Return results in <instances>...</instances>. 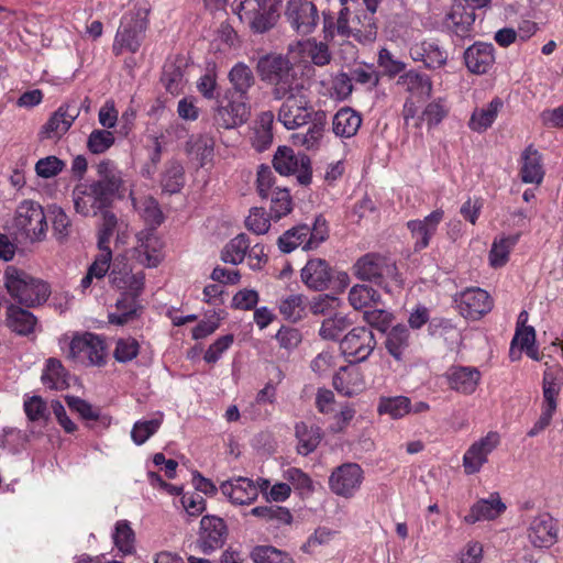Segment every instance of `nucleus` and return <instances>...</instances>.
I'll list each match as a JSON object with an SVG mask.
<instances>
[{
	"instance_id": "4be33fe9",
	"label": "nucleus",
	"mask_w": 563,
	"mask_h": 563,
	"mask_svg": "<svg viewBox=\"0 0 563 563\" xmlns=\"http://www.w3.org/2000/svg\"><path fill=\"white\" fill-rule=\"evenodd\" d=\"M221 494L235 506L251 505L257 499V488L249 477H232L221 483Z\"/></svg>"
},
{
	"instance_id": "4468645a",
	"label": "nucleus",
	"mask_w": 563,
	"mask_h": 563,
	"mask_svg": "<svg viewBox=\"0 0 563 563\" xmlns=\"http://www.w3.org/2000/svg\"><path fill=\"white\" fill-rule=\"evenodd\" d=\"M273 165L280 175L297 174L300 184L307 185L310 183L309 158L306 155L296 154L290 147L279 146L274 155Z\"/></svg>"
},
{
	"instance_id": "37998d69",
	"label": "nucleus",
	"mask_w": 563,
	"mask_h": 563,
	"mask_svg": "<svg viewBox=\"0 0 563 563\" xmlns=\"http://www.w3.org/2000/svg\"><path fill=\"white\" fill-rule=\"evenodd\" d=\"M214 142L208 135L191 136L187 142V153L198 161L200 166H205L212 159Z\"/></svg>"
},
{
	"instance_id": "473e14b6",
	"label": "nucleus",
	"mask_w": 563,
	"mask_h": 563,
	"mask_svg": "<svg viewBox=\"0 0 563 563\" xmlns=\"http://www.w3.org/2000/svg\"><path fill=\"white\" fill-rule=\"evenodd\" d=\"M475 21L474 10L468 8L462 0L456 1L446 19V26L457 36L465 37L470 34Z\"/></svg>"
},
{
	"instance_id": "f3484780",
	"label": "nucleus",
	"mask_w": 563,
	"mask_h": 563,
	"mask_svg": "<svg viewBox=\"0 0 563 563\" xmlns=\"http://www.w3.org/2000/svg\"><path fill=\"white\" fill-rule=\"evenodd\" d=\"M375 345L373 332L368 328L357 327L343 338L340 349L345 356L354 357L356 362H363L372 354Z\"/></svg>"
},
{
	"instance_id": "603ef678",
	"label": "nucleus",
	"mask_w": 563,
	"mask_h": 563,
	"mask_svg": "<svg viewBox=\"0 0 563 563\" xmlns=\"http://www.w3.org/2000/svg\"><path fill=\"white\" fill-rule=\"evenodd\" d=\"M162 82L169 93L178 95L185 84L183 68L174 62H167L163 68Z\"/></svg>"
},
{
	"instance_id": "e433bc0d",
	"label": "nucleus",
	"mask_w": 563,
	"mask_h": 563,
	"mask_svg": "<svg viewBox=\"0 0 563 563\" xmlns=\"http://www.w3.org/2000/svg\"><path fill=\"white\" fill-rule=\"evenodd\" d=\"M519 238V234L499 235L495 238L488 255L489 265L494 268L505 266Z\"/></svg>"
},
{
	"instance_id": "7ed1b4c3",
	"label": "nucleus",
	"mask_w": 563,
	"mask_h": 563,
	"mask_svg": "<svg viewBox=\"0 0 563 563\" xmlns=\"http://www.w3.org/2000/svg\"><path fill=\"white\" fill-rule=\"evenodd\" d=\"M283 0H234L232 11L253 33L272 30L279 18Z\"/></svg>"
},
{
	"instance_id": "c756f323",
	"label": "nucleus",
	"mask_w": 563,
	"mask_h": 563,
	"mask_svg": "<svg viewBox=\"0 0 563 563\" xmlns=\"http://www.w3.org/2000/svg\"><path fill=\"white\" fill-rule=\"evenodd\" d=\"M334 388L346 397H352L365 389V380L360 368L355 365L341 367L333 377Z\"/></svg>"
},
{
	"instance_id": "412c9836",
	"label": "nucleus",
	"mask_w": 563,
	"mask_h": 563,
	"mask_svg": "<svg viewBox=\"0 0 563 563\" xmlns=\"http://www.w3.org/2000/svg\"><path fill=\"white\" fill-rule=\"evenodd\" d=\"M225 536L227 526L223 519L216 516H205L200 521L197 547L202 553L209 554L224 543Z\"/></svg>"
},
{
	"instance_id": "5fc2aeb1",
	"label": "nucleus",
	"mask_w": 563,
	"mask_h": 563,
	"mask_svg": "<svg viewBox=\"0 0 563 563\" xmlns=\"http://www.w3.org/2000/svg\"><path fill=\"white\" fill-rule=\"evenodd\" d=\"M251 556L254 563H294L289 554L269 545L254 548Z\"/></svg>"
},
{
	"instance_id": "4d7b16f0",
	"label": "nucleus",
	"mask_w": 563,
	"mask_h": 563,
	"mask_svg": "<svg viewBox=\"0 0 563 563\" xmlns=\"http://www.w3.org/2000/svg\"><path fill=\"white\" fill-rule=\"evenodd\" d=\"M143 266L156 267L163 260V241L154 234L143 240Z\"/></svg>"
},
{
	"instance_id": "20e7f679",
	"label": "nucleus",
	"mask_w": 563,
	"mask_h": 563,
	"mask_svg": "<svg viewBox=\"0 0 563 563\" xmlns=\"http://www.w3.org/2000/svg\"><path fill=\"white\" fill-rule=\"evenodd\" d=\"M110 279L111 284L122 292L121 298L117 300V310L109 313V322L123 325L136 317L141 282L130 274L128 267L123 271L113 268Z\"/></svg>"
},
{
	"instance_id": "f704fd0d",
	"label": "nucleus",
	"mask_w": 563,
	"mask_h": 563,
	"mask_svg": "<svg viewBox=\"0 0 563 563\" xmlns=\"http://www.w3.org/2000/svg\"><path fill=\"white\" fill-rule=\"evenodd\" d=\"M397 85L404 88L412 97L428 98L432 92V81L428 75L409 70L399 76Z\"/></svg>"
},
{
	"instance_id": "9b49d317",
	"label": "nucleus",
	"mask_w": 563,
	"mask_h": 563,
	"mask_svg": "<svg viewBox=\"0 0 563 563\" xmlns=\"http://www.w3.org/2000/svg\"><path fill=\"white\" fill-rule=\"evenodd\" d=\"M250 117L247 97L228 90L213 109V121L218 128L235 129L244 124Z\"/></svg>"
},
{
	"instance_id": "f257e3e1",
	"label": "nucleus",
	"mask_w": 563,
	"mask_h": 563,
	"mask_svg": "<svg viewBox=\"0 0 563 563\" xmlns=\"http://www.w3.org/2000/svg\"><path fill=\"white\" fill-rule=\"evenodd\" d=\"M380 0H364L361 5L356 4L355 14L352 19H347L349 7H344L336 21V25L332 26L330 21L324 18V32L333 36L334 27L336 33L342 36H353L361 43H372L377 36V26L374 14Z\"/></svg>"
},
{
	"instance_id": "864d4df0",
	"label": "nucleus",
	"mask_w": 563,
	"mask_h": 563,
	"mask_svg": "<svg viewBox=\"0 0 563 563\" xmlns=\"http://www.w3.org/2000/svg\"><path fill=\"white\" fill-rule=\"evenodd\" d=\"M184 186V167L178 162L168 163L163 177L162 188L168 194L180 191Z\"/></svg>"
},
{
	"instance_id": "bb28decb",
	"label": "nucleus",
	"mask_w": 563,
	"mask_h": 563,
	"mask_svg": "<svg viewBox=\"0 0 563 563\" xmlns=\"http://www.w3.org/2000/svg\"><path fill=\"white\" fill-rule=\"evenodd\" d=\"M409 54L415 62H421L430 69L440 68L448 60L446 52L433 40H424L412 44Z\"/></svg>"
},
{
	"instance_id": "0e129e2a",
	"label": "nucleus",
	"mask_w": 563,
	"mask_h": 563,
	"mask_svg": "<svg viewBox=\"0 0 563 563\" xmlns=\"http://www.w3.org/2000/svg\"><path fill=\"white\" fill-rule=\"evenodd\" d=\"M484 547L479 541H467L456 554V563H482Z\"/></svg>"
},
{
	"instance_id": "052dcab7",
	"label": "nucleus",
	"mask_w": 563,
	"mask_h": 563,
	"mask_svg": "<svg viewBox=\"0 0 563 563\" xmlns=\"http://www.w3.org/2000/svg\"><path fill=\"white\" fill-rule=\"evenodd\" d=\"M323 136V125L313 123L305 133L292 134L291 140L295 145L303 146L307 150L317 148Z\"/></svg>"
},
{
	"instance_id": "338daca9",
	"label": "nucleus",
	"mask_w": 563,
	"mask_h": 563,
	"mask_svg": "<svg viewBox=\"0 0 563 563\" xmlns=\"http://www.w3.org/2000/svg\"><path fill=\"white\" fill-rule=\"evenodd\" d=\"M65 167V163L56 156H46L35 164V173L41 178L57 176Z\"/></svg>"
},
{
	"instance_id": "aec40b11",
	"label": "nucleus",
	"mask_w": 563,
	"mask_h": 563,
	"mask_svg": "<svg viewBox=\"0 0 563 563\" xmlns=\"http://www.w3.org/2000/svg\"><path fill=\"white\" fill-rule=\"evenodd\" d=\"M97 173L100 177V180L96 181L97 184L104 186L109 191L117 195L119 199L130 198L132 206L136 208L137 201L134 192L131 186L128 185V181L123 179L121 172L117 169L113 162L109 159L101 161L97 165Z\"/></svg>"
},
{
	"instance_id": "f03ea898",
	"label": "nucleus",
	"mask_w": 563,
	"mask_h": 563,
	"mask_svg": "<svg viewBox=\"0 0 563 563\" xmlns=\"http://www.w3.org/2000/svg\"><path fill=\"white\" fill-rule=\"evenodd\" d=\"M274 98L283 101L278 109L277 121L287 130H296L306 125L314 113L307 80L292 86L284 93L274 95Z\"/></svg>"
},
{
	"instance_id": "c9c22d12",
	"label": "nucleus",
	"mask_w": 563,
	"mask_h": 563,
	"mask_svg": "<svg viewBox=\"0 0 563 563\" xmlns=\"http://www.w3.org/2000/svg\"><path fill=\"white\" fill-rule=\"evenodd\" d=\"M362 124L361 115L351 108L340 109L332 121V130L336 136L350 139L354 136Z\"/></svg>"
},
{
	"instance_id": "cd10ccee",
	"label": "nucleus",
	"mask_w": 563,
	"mask_h": 563,
	"mask_svg": "<svg viewBox=\"0 0 563 563\" xmlns=\"http://www.w3.org/2000/svg\"><path fill=\"white\" fill-rule=\"evenodd\" d=\"M481 376V372L473 366H451L446 372L450 388L464 395L475 393Z\"/></svg>"
},
{
	"instance_id": "09e8293b",
	"label": "nucleus",
	"mask_w": 563,
	"mask_h": 563,
	"mask_svg": "<svg viewBox=\"0 0 563 563\" xmlns=\"http://www.w3.org/2000/svg\"><path fill=\"white\" fill-rule=\"evenodd\" d=\"M306 298L302 295H289L279 301V312L288 321L297 322L305 316Z\"/></svg>"
},
{
	"instance_id": "4c0bfd02",
	"label": "nucleus",
	"mask_w": 563,
	"mask_h": 563,
	"mask_svg": "<svg viewBox=\"0 0 563 563\" xmlns=\"http://www.w3.org/2000/svg\"><path fill=\"white\" fill-rule=\"evenodd\" d=\"M7 323L15 333L27 335L34 331L37 320L30 311L11 305L7 311Z\"/></svg>"
},
{
	"instance_id": "393cba45",
	"label": "nucleus",
	"mask_w": 563,
	"mask_h": 563,
	"mask_svg": "<svg viewBox=\"0 0 563 563\" xmlns=\"http://www.w3.org/2000/svg\"><path fill=\"white\" fill-rule=\"evenodd\" d=\"M78 115V109L70 104H62L42 126L41 137L47 140L62 137L70 129Z\"/></svg>"
},
{
	"instance_id": "8fccbe9b",
	"label": "nucleus",
	"mask_w": 563,
	"mask_h": 563,
	"mask_svg": "<svg viewBox=\"0 0 563 563\" xmlns=\"http://www.w3.org/2000/svg\"><path fill=\"white\" fill-rule=\"evenodd\" d=\"M408 345L409 331L405 325H396L387 334L386 349L396 360H401Z\"/></svg>"
},
{
	"instance_id": "a19ab883",
	"label": "nucleus",
	"mask_w": 563,
	"mask_h": 563,
	"mask_svg": "<svg viewBox=\"0 0 563 563\" xmlns=\"http://www.w3.org/2000/svg\"><path fill=\"white\" fill-rule=\"evenodd\" d=\"M250 240L245 234H239L231 239L221 251V260L224 263L238 265L243 262L250 249Z\"/></svg>"
},
{
	"instance_id": "9d476101",
	"label": "nucleus",
	"mask_w": 563,
	"mask_h": 563,
	"mask_svg": "<svg viewBox=\"0 0 563 563\" xmlns=\"http://www.w3.org/2000/svg\"><path fill=\"white\" fill-rule=\"evenodd\" d=\"M113 196L101 184L79 183L73 190L74 207L84 217L96 216L110 206Z\"/></svg>"
},
{
	"instance_id": "2eb2a0df",
	"label": "nucleus",
	"mask_w": 563,
	"mask_h": 563,
	"mask_svg": "<svg viewBox=\"0 0 563 563\" xmlns=\"http://www.w3.org/2000/svg\"><path fill=\"white\" fill-rule=\"evenodd\" d=\"M499 443L500 435L496 431H489L486 435L473 442L463 455L465 474L473 475L478 473L484 464L488 462L489 454L493 453Z\"/></svg>"
},
{
	"instance_id": "3c124183",
	"label": "nucleus",
	"mask_w": 563,
	"mask_h": 563,
	"mask_svg": "<svg viewBox=\"0 0 563 563\" xmlns=\"http://www.w3.org/2000/svg\"><path fill=\"white\" fill-rule=\"evenodd\" d=\"M115 548L123 555L131 554L134 551V532L125 520L118 521L112 534Z\"/></svg>"
},
{
	"instance_id": "423d86ee",
	"label": "nucleus",
	"mask_w": 563,
	"mask_h": 563,
	"mask_svg": "<svg viewBox=\"0 0 563 563\" xmlns=\"http://www.w3.org/2000/svg\"><path fill=\"white\" fill-rule=\"evenodd\" d=\"M4 276L8 292L20 303L33 307L46 301L49 296V287L46 283L14 266H9Z\"/></svg>"
},
{
	"instance_id": "49530a36",
	"label": "nucleus",
	"mask_w": 563,
	"mask_h": 563,
	"mask_svg": "<svg viewBox=\"0 0 563 563\" xmlns=\"http://www.w3.org/2000/svg\"><path fill=\"white\" fill-rule=\"evenodd\" d=\"M378 412L399 419L410 413V399L406 396L383 397L379 400Z\"/></svg>"
},
{
	"instance_id": "5701e85b",
	"label": "nucleus",
	"mask_w": 563,
	"mask_h": 563,
	"mask_svg": "<svg viewBox=\"0 0 563 563\" xmlns=\"http://www.w3.org/2000/svg\"><path fill=\"white\" fill-rule=\"evenodd\" d=\"M506 505L498 493H492L487 498H481L474 503L463 522L474 525L479 521H489L498 518L506 510Z\"/></svg>"
},
{
	"instance_id": "bf43d9fd",
	"label": "nucleus",
	"mask_w": 563,
	"mask_h": 563,
	"mask_svg": "<svg viewBox=\"0 0 563 563\" xmlns=\"http://www.w3.org/2000/svg\"><path fill=\"white\" fill-rule=\"evenodd\" d=\"M24 412L31 422H46L48 409L46 402L38 396H31L24 399Z\"/></svg>"
},
{
	"instance_id": "2f4dec72",
	"label": "nucleus",
	"mask_w": 563,
	"mask_h": 563,
	"mask_svg": "<svg viewBox=\"0 0 563 563\" xmlns=\"http://www.w3.org/2000/svg\"><path fill=\"white\" fill-rule=\"evenodd\" d=\"M290 54L299 55L303 60L310 58L317 66H324L331 59L328 45L313 38L297 42L290 46Z\"/></svg>"
},
{
	"instance_id": "79ce46f5",
	"label": "nucleus",
	"mask_w": 563,
	"mask_h": 563,
	"mask_svg": "<svg viewBox=\"0 0 563 563\" xmlns=\"http://www.w3.org/2000/svg\"><path fill=\"white\" fill-rule=\"evenodd\" d=\"M229 81L233 87L232 93L246 97L249 89L254 84L252 69L244 63H236L229 71Z\"/></svg>"
},
{
	"instance_id": "774afa93",
	"label": "nucleus",
	"mask_w": 563,
	"mask_h": 563,
	"mask_svg": "<svg viewBox=\"0 0 563 563\" xmlns=\"http://www.w3.org/2000/svg\"><path fill=\"white\" fill-rule=\"evenodd\" d=\"M164 221V214L153 198L143 200V224H146L150 230H155Z\"/></svg>"
},
{
	"instance_id": "13d9d810",
	"label": "nucleus",
	"mask_w": 563,
	"mask_h": 563,
	"mask_svg": "<svg viewBox=\"0 0 563 563\" xmlns=\"http://www.w3.org/2000/svg\"><path fill=\"white\" fill-rule=\"evenodd\" d=\"M46 216L52 221L53 231L57 239L64 240L69 234L70 220L66 212L56 205L47 207Z\"/></svg>"
},
{
	"instance_id": "c85d7f7f",
	"label": "nucleus",
	"mask_w": 563,
	"mask_h": 563,
	"mask_svg": "<svg viewBox=\"0 0 563 563\" xmlns=\"http://www.w3.org/2000/svg\"><path fill=\"white\" fill-rule=\"evenodd\" d=\"M464 60L471 73L485 74L495 62L494 46L488 43H475L465 51Z\"/></svg>"
},
{
	"instance_id": "6e6552de",
	"label": "nucleus",
	"mask_w": 563,
	"mask_h": 563,
	"mask_svg": "<svg viewBox=\"0 0 563 563\" xmlns=\"http://www.w3.org/2000/svg\"><path fill=\"white\" fill-rule=\"evenodd\" d=\"M13 225L31 242L43 241L48 228L46 212L38 202L22 200L15 209Z\"/></svg>"
},
{
	"instance_id": "0eeeda50",
	"label": "nucleus",
	"mask_w": 563,
	"mask_h": 563,
	"mask_svg": "<svg viewBox=\"0 0 563 563\" xmlns=\"http://www.w3.org/2000/svg\"><path fill=\"white\" fill-rule=\"evenodd\" d=\"M256 69L263 81L273 85V96L284 93L292 86L306 81L282 55L269 54L261 57Z\"/></svg>"
},
{
	"instance_id": "a878e982",
	"label": "nucleus",
	"mask_w": 563,
	"mask_h": 563,
	"mask_svg": "<svg viewBox=\"0 0 563 563\" xmlns=\"http://www.w3.org/2000/svg\"><path fill=\"white\" fill-rule=\"evenodd\" d=\"M301 282L311 290L322 291L329 287L332 269L322 258H311L300 271Z\"/></svg>"
},
{
	"instance_id": "ea45409f",
	"label": "nucleus",
	"mask_w": 563,
	"mask_h": 563,
	"mask_svg": "<svg viewBox=\"0 0 563 563\" xmlns=\"http://www.w3.org/2000/svg\"><path fill=\"white\" fill-rule=\"evenodd\" d=\"M296 435L298 439V453L301 455H308L313 452L322 438L320 428L308 426L303 422L296 426Z\"/></svg>"
},
{
	"instance_id": "72a5a7b5",
	"label": "nucleus",
	"mask_w": 563,
	"mask_h": 563,
	"mask_svg": "<svg viewBox=\"0 0 563 563\" xmlns=\"http://www.w3.org/2000/svg\"><path fill=\"white\" fill-rule=\"evenodd\" d=\"M503 104L501 99L494 98L488 104L482 108H476L468 121V128L477 133L485 132L495 122Z\"/></svg>"
},
{
	"instance_id": "39448f33",
	"label": "nucleus",
	"mask_w": 563,
	"mask_h": 563,
	"mask_svg": "<svg viewBox=\"0 0 563 563\" xmlns=\"http://www.w3.org/2000/svg\"><path fill=\"white\" fill-rule=\"evenodd\" d=\"M354 275L390 291V286H400L401 279L395 261L379 253H367L353 265Z\"/></svg>"
},
{
	"instance_id": "ddd939ff",
	"label": "nucleus",
	"mask_w": 563,
	"mask_h": 563,
	"mask_svg": "<svg viewBox=\"0 0 563 563\" xmlns=\"http://www.w3.org/2000/svg\"><path fill=\"white\" fill-rule=\"evenodd\" d=\"M285 18L291 29L301 35L312 33L319 22L318 9L310 0H288Z\"/></svg>"
},
{
	"instance_id": "de8ad7c7",
	"label": "nucleus",
	"mask_w": 563,
	"mask_h": 563,
	"mask_svg": "<svg viewBox=\"0 0 563 563\" xmlns=\"http://www.w3.org/2000/svg\"><path fill=\"white\" fill-rule=\"evenodd\" d=\"M309 235V225L301 224L287 230L282 236L278 239V246L282 252L290 253L298 246L303 249V244H306L307 236Z\"/></svg>"
},
{
	"instance_id": "a211bd4d",
	"label": "nucleus",
	"mask_w": 563,
	"mask_h": 563,
	"mask_svg": "<svg viewBox=\"0 0 563 563\" xmlns=\"http://www.w3.org/2000/svg\"><path fill=\"white\" fill-rule=\"evenodd\" d=\"M461 314L477 320L488 313L493 308V299L482 288H467L455 299Z\"/></svg>"
},
{
	"instance_id": "6ab92c4d",
	"label": "nucleus",
	"mask_w": 563,
	"mask_h": 563,
	"mask_svg": "<svg viewBox=\"0 0 563 563\" xmlns=\"http://www.w3.org/2000/svg\"><path fill=\"white\" fill-rule=\"evenodd\" d=\"M559 528L554 518L544 512L533 517L527 537L534 548L549 549L558 542Z\"/></svg>"
},
{
	"instance_id": "e2e57ef3",
	"label": "nucleus",
	"mask_w": 563,
	"mask_h": 563,
	"mask_svg": "<svg viewBox=\"0 0 563 563\" xmlns=\"http://www.w3.org/2000/svg\"><path fill=\"white\" fill-rule=\"evenodd\" d=\"M560 393V384L551 371L543 375V404L542 407L556 410V396Z\"/></svg>"
},
{
	"instance_id": "7c9ffc66",
	"label": "nucleus",
	"mask_w": 563,
	"mask_h": 563,
	"mask_svg": "<svg viewBox=\"0 0 563 563\" xmlns=\"http://www.w3.org/2000/svg\"><path fill=\"white\" fill-rule=\"evenodd\" d=\"M520 177L525 184L540 185L544 177V167L541 154L528 146L521 155Z\"/></svg>"
},
{
	"instance_id": "c03bdc74",
	"label": "nucleus",
	"mask_w": 563,
	"mask_h": 563,
	"mask_svg": "<svg viewBox=\"0 0 563 563\" xmlns=\"http://www.w3.org/2000/svg\"><path fill=\"white\" fill-rule=\"evenodd\" d=\"M43 384L51 389H64L68 386L67 373L60 361L48 358L42 374Z\"/></svg>"
},
{
	"instance_id": "f8f14e48",
	"label": "nucleus",
	"mask_w": 563,
	"mask_h": 563,
	"mask_svg": "<svg viewBox=\"0 0 563 563\" xmlns=\"http://www.w3.org/2000/svg\"><path fill=\"white\" fill-rule=\"evenodd\" d=\"M363 482V468L357 463H344L332 471L329 488L334 495L349 499L361 489Z\"/></svg>"
},
{
	"instance_id": "dca6fc26",
	"label": "nucleus",
	"mask_w": 563,
	"mask_h": 563,
	"mask_svg": "<svg viewBox=\"0 0 563 563\" xmlns=\"http://www.w3.org/2000/svg\"><path fill=\"white\" fill-rule=\"evenodd\" d=\"M139 32L140 30L137 23L135 22L132 25L131 21L128 20L126 16H123L112 47L113 53L117 56L124 57L126 67L131 69L134 68L137 64V59L134 57H129V55H134L139 52L141 46Z\"/></svg>"
},
{
	"instance_id": "a18cd8bd",
	"label": "nucleus",
	"mask_w": 563,
	"mask_h": 563,
	"mask_svg": "<svg viewBox=\"0 0 563 563\" xmlns=\"http://www.w3.org/2000/svg\"><path fill=\"white\" fill-rule=\"evenodd\" d=\"M268 198L271 199L269 214L272 219L279 220L291 212L292 200L287 188L276 187Z\"/></svg>"
},
{
	"instance_id": "69168bd1",
	"label": "nucleus",
	"mask_w": 563,
	"mask_h": 563,
	"mask_svg": "<svg viewBox=\"0 0 563 563\" xmlns=\"http://www.w3.org/2000/svg\"><path fill=\"white\" fill-rule=\"evenodd\" d=\"M25 442V434L16 428H4L0 434V448L12 453L23 448Z\"/></svg>"
},
{
	"instance_id": "6e6d98bb",
	"label": "nucleus",
	"mask_w": 563,
	"mask_h": 563,
	"mask_svg": "<svg viewBox=\"0 0 563 563\" xmlns=\"http://www.w3.org/2000/svg\"><path fill=\"white\" fill-rule=\"evenodd\" d=\"M347 325L346 317L341 313H335L322 321L319 335L324 340H336Z\"/></svg>"
},
{
	"instance_id": "b1692460",
	"label": "nucleus",
	"mask_w": 563,
	"mask_h": 563,
	"mask_svg": "<svg viewBox=\"0 0 563 563\" xmlns=\"http://www.w3.org/2000/svg\"><path fill=\"white\" fill-rule=\"evenodd\" d=\"M443 217L444 211L437 209L421 220H410L407 222V228L415 240L416 250H423L430 244Z\"/></svg>"
},
{
	"instance_id": "1a4fd4ad",
	"label": "nucleus",
	"mask_w": 563,
	"mask_h": 563,
	"mask_svg": "<svg viewBox=\"0 0 563 563\" xmlns=\"http://www.w3.org/2000/svg\"><path fill=\"white\" fill-rule=\"evenodd\" d=\"M104 340L95 333H77L69 342L68 357L86 366H101L106 363Z\"/></svg>"
},
{
	"instance_id": "58836bf2",
	"label": "nucleus",
	"mask_w": 563,
	"mask_h": 563,
	"mask_svg": "<svg viewBox=\"0 0 563 563\" xmlns=\"http://www.w3.org/2000/svg\"><path fill=\"white\" fill-rule=\"evenodd\" d=\"M380 301L379 292L365 284H356L349 291V302L355 310L377 307Z\"/></svg>"
},
{
	"instance_id": "680f3d73",
	"label": "nucleus",
	"mask_w": 563,
	"mask_h": 563,
	"mask_svg": "<svg viewBox=\"0 0 563 563\" xmlns=\"http://www.w3.org/2000/svg\"><path fill=\"white\" fill-rule=\"evenodd\" d=\"M114 135L108 130H93L88 136L87 147L92 154H102L114 144Z\"/></svg>"
}]
</instances>
